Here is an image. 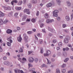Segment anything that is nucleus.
I'll return each mask as SVG.
<instances>
[{"label":"nucleus","mask_w":73,"mask_h":73,"mask_svg":"<svg viewBox=\"0 0 73 73\" xmlns=\"http://www.w3.org/2000/svg\"><path fill=\"white\" fill-rule=\"evenodd\" d=\"M15 72L16 73H20V70H15Z\"/></svg>","instance_id":"nucleus-24"},{"label":"nucleus","mask_w":73,"mask_h":73,"mask_svg":"<svg viewBox=\"0 0 73 73\" xmlns=\"http://www.w3.org/2000/svg\"><path fill=\"white\" fill-rule=\"evenodd\" d=\"M31 21L33 23H35L36 21V20H35V19H32Z\"/></svg>","instance_id":"nucleus-36"},{"label":"nucleus","mask_w":73,"mask_h":73,"mask_svg":"<svg viewBox=\"0 0 73 73\" xmlns=\"http://www.w3.org/2000/svg\"><path fill=\"white\" fill-rule=\"evenodd\" d=\"M68 73H73V71L72 70H70L68 71Z\"/></svg>","instance_id":"nucleus-40"},{"label":"nucleus","mask_w":73,"mask_h":73,"mask_svg":"<svg viewBox=\"0 0 73 73\" xmlns=\"http://www.w3.org/2000/svg\"><path fill=\"white\" fill-rule=\"evenodd\" d=\"M26 23V22H23V23H22L21 24V25H24L25 24V23Z\"/></svg>","instance_id":"nucleus-41"},{"label":"nucleus","mask_w":73,"mask_h":73,"mask_svg":"<svg viewBox=\"0 0 73 73\" xmlns=\"http://www.w3.org/2000/svg\"><path fill=\"white\" fill-rule=\"evenodd\" d=\"M23 3V1H19V2L18 3V5H21V4Z\"/></svg>","instance_id":"nucleus-30"},{"label":"nucleus","mask_w":73,"mask_h":73,"mask_svg":"<svg viewBox=\"0 0 73 73\" xmlns=\"http://www.w3.org/2000/svg\"><path fill=\"white\" fill-rule=\"evenodd\" d=\"M69 58H66L64 60V62H68V61H69Z\"/></svg>","instance_id":"nucleus-20"},{"label":"nucleus","mask_w":73,"mask_h":73,"mask_svg":"<svg viewBox=\"0 0 73 73\" xmlns=\"http://www.w3.org/2000/svg\"><path fill=\"white\" fill-rule=\"evenodd\" d=\"M19 51L20 52L23 53V49H22V48H20L19 50Z\"/></svg>","instance_id":"nucleus-26"},{"label":"nucleus","mask_w":73,"mask_h":73,"mask_svg":"<svg viewBox=\"0 0 73 73\" xmlns=\"http://www.w3.org/2000/svg\"><path fill=\"white\" fill-rule=\"evenodd\" d=\"M46 6L48 8H49V7H52V4L51 3H49L47 4Z\"/></svg>","instance_id":"nucleus-14"},{"label":"nucleus","mask_w":73,"mask_h":73,"mask_svg":"<svg viewBox=\"0 0 73 73\" xmlns=\"http://www.w3.org/2000/svg\"><path fill=\"white\" fill-rule=\"evenodd\" d=\"M28 66H29L28 69H29L30 67H32L33 66V65H32V64H31L30 63H29L28 64Z\"/></svg>","instance_id":"nucleus-31"},{"label":"nucleus","mask_w":73,"mask_h":73,"mask_svg":"<svg viewBox=\"0 0 73 73\" xmlns=\"http://www.w3.org/2000/svg\"><path fill=\"white\" fill-rule=\"evenodd\" d=\"M64 50H66L67 51H68V50H69V48L68 47H66L65 49L64 48Z\"/></svg>","instance_id":"nucleus-42"},{"label":"nucleus","mask_w":73,"mask_h":73,"mask_svg":"<svg viewBox=\"0 0 73 73\" xmlns=\"http://www.w3.org/2000/svg\"><path fill=\"white\" fill-rule=\"evenodd\" d=\"M3 59L4 60H7V57L5 56L3 57Z\"/></svg>","instance_id":"nucleus-54"},{"label":"nucleus","mask_w":73,"mask_h":73,"mask_svg":"<svg viewBox=\"0 0 73 73\" xmlns=\"http://www.w3.org/2000/svg\"><path fill=\"white\" fill-rule=\"evenodd\" d=\"M39 15V11H37L36 13V15L37 16H38Z\"/></svg>","instance_id":"nucleus-45"},{"label":"nucleus","mask_w":73,"mask_h":73,"mask_svg":"<svg viewBox=\"0 0 73 73\" xmlns=\"http://www.w3.org/2000/svg\"><path fill=\"white\" fill-rule=\"evenodd\" d=\"M56 1L57 4H58V5H60V3H61V1H60V0H56Z\"/></svg>","instance_id":"nucleus-16"},{"label":"nucleus","mask_w":73,"mask_h":73,"mask_svg":"<svg viewBox=\"0 0 73 73\" xmlns=\"http://www.w3.org/2000/svg\"><path fill=\"white\" fill-rule=\"evenodd\" d=\"M28 52H29V54H31V53H32V51H29Z\"/></svg>","instance_id":"nucleus-61"},{"label":"nucleus","mask_w":73,"mask_h":73,"mask_svg":"<svg viewBox=\"0 0 73 73\" xmlns=\"http://www.w3.org/2000/svg\"><path fill=\"white\" fill-rule=\"evenodd\" d=\"M3 8H4L5 10H11V8L10 7H7L6 6H3Z\"/></svg>","instance_id":"nucleus-12"},{"label":"nucleus","mask_w":73,"mask_h":73,"mask_svg":"<svg viewBox=\"0 0 73 73\" xmlns=\"http://www.w3.org/2000/svg\"><path fill=\"white\" fill-rule=\"evenodd\" d=\"M23 36L24 37V40H25V42H27L28 41V36H27V35H26V34H23Z\"/></svg>","instance_id":"nucleus-4"},{"label":"nucleus","mask_w":73,"mask_h":73,"mask_svg":"<svg viewBox=\"0 0 73 73\" xmlns=\"http://www.w3.org/2000/svg\"><path fill=\"white\" fill-rule=\"evenodd\" d=\"M12 39V37L10 36L9 38H8L7 40L8 41H9V40H11Z\"/></svg>","instance_id":"nucleus-39"},{"label":"nucleus","mask_w":73,"mask_h":73,"mask_svg":"<svg viewBox=\"0 0 73 73\" xmlns=\"http://www.w3.org/2000/svg\"><path fill=\"white\" fill-rule=\"evenodd\" d=\"M42 32H44L45 33H46V32H45V29H42Z\"/></svg>","instance_id":"nucleus-59"},{"label":"nucleus","mask_w":73,"mask_h":73,"mask_svg":"<svg viewBox=\"0 0 73 73\" xmlns=\"http://www.w3.org/2000/svg\"><path fill=\"white\" fill-rule=\"evenodd\" d=\"M57 19L58 20V21H60L61 20V18L59 17H58L57 18Z\"/></svg>","instance_id":"nucleus-34"},{"label":"nucleus","mask_w":73,"mask_h":73,"mask_svg":"<svg viewBox=\"0 0 73 73\" xmlns=\"http://www.w3.org/2000/svg\"><path fill=\"white\" fill-rule=\"evenodd\" d=\"M44 24L43 23H41L40 25V28H42V27L44 26Z\"/></svg>","instance_id":"nucleus-38"},{"label":"nucleus","mask_w":73,"mask_h":73,"mask_svg":"<svg viewBox=\"0 0 73 73\" xmlns=\"http://www.w3.org/2000/svg\"><path fill=\"white\" fill-rule=\"evenodd\" d=\"M65 19L67 21H69L70 20V17L68 16H66L65 17Z\"/></svg>","instance_id":"nucleus-15"},{"label":"nucleus","mask_w":73,"mask_h":73,"mask_svg":"<svg viewBox=\"0 0 73 73\" xmlns=\"http://www.w3.org/2000/svg\"><path fill=\"white\" fill-rule=\"evenodd\" d=\"M34 61H35V62H36V63H37V62H38V58H36L34 60Z\"/></svg>","instance_id":"nucleus-33"},{"label":"nucleus","mask_w":73,"mask_h":73,"mask_svg":"<svg viewBox=\"0 0 73 73\" xmlns=\"http://www.w3.org/2000/svg\"><path fill=\"white\" fill-rule=\"evenodd\" d=\"M48 35L49 36H52V34L51 33H49L48 34Z\"/></svg>","instance_id":"nucleus-56"},{"label":"nucleus","mask_w":73,"mask_h":73,"mask_svg":"<svg viewBox=\"0 0 73 73\" xmlns=\"http://www.w3.org/2000/svg\"><path fill=\"white\" fill-rule=\"evenodd\" d=\"M4 24V22L2 19H0V25H2Z\"/></svg>","instance_id":"nucleus-25"},{"label":"nucleus","mask_w":73,"mask_h":73,"mask_svg":"<svg viewBox=\"0 0 73 73\" xmlns=\"http://www.w3.org/2000/svg\"><path fill=\"white\" fill-rule=\"evenodd\" d=\"M15 9L17 10L18 11H20V10H21V7H15Z\"/></svg>","instance_id":"nucleus-22"},{"label":"nucleus","mask_w":73,"mask_h":73,"mask_svg":"<svg viewBox=\"0 0 73 73\" xmlns=\"http://www.w3.org/2000/svg\"><path fill=\"white\" fill-rule=\"evenodd\" d=\"M37 0H32L31 3H33V4H36L37 3Z\"/></svg>","instance_id":"nucleus-19"},{"label":"nucleus","mask_w":73,"mask_h":73,"mask_svg":"<svg viewBox=\"0 0 73 73\" xmlns=\"http://www.w3.org/2000/svg\"><path fill=\"white\" fill-rule=\"evenodd\" d=\"M35 39L36 40H37H37H38V38H37V36H36V35H35Z\"/></svg>","instance_id":"nucleus-49"},{"label":"nucleus","mask_w":73,"mask_h":73,"mask_svg":"<svg viewBox=\"0 0 73 73\" xmlns=\"http://www.w3.org/2000/svg\"><path fill=\"white\" fill-rule=\"evenodd\" d=\"M30 10L29 9H25L24 10V12L25 13L26 12V13L28 15H30L31 12L29 11Z\"/></svg>","instance_id":"nucleus-5"},{"label":"nucleus","mask_w":73,"mask_h":73,"mask_svg":"<svg viewBox=\"0 0 73 73\" xmlns=\"http://www.w3.org/2000/svg\"><path fill=\"white\" fill-rule=\"evenodd\" d=\"M46 65L45 64H43V65H42L41 66V68H43L44 67H45V66Z\"/></svg>","instance_id":"nucleus-51"},{"label":"nucleus","mask_w":73,"mask_h":73,"mask_svg":"<svg viewBox=\"0 0 73 73\" xmlns=\"http://www.w3.org/2000/svg\"><path fill=\"white\" fill-rule=\"evenodd\" d=\"M6 54L8 56H10V53H9V52H7L6 53Z\"/></svg>","instance_id":"nucleus-60"},{"label":"nucleus","mask_w":73,"mask_h":73,"mask_svg":"<svg viewBox=\"0 0 73 73\" xmlns=\"http://www.w3.org/2000/svg\"><path fill=\"white\" fill-rule=\"evenodd\" d=\"M3 52V49L0 46V52Z\"/></svg>","instance_id":"nucleus-46"},{"label":"nucleus","mask_w":73,"mask_h":73,"mask_svg":"<svg viewBox=\"0 0 73 73\" xmlns=\"http://www.w3.org/2000/svg\"><path fill=\"white\" fill-rule=\"evenodd\" d=\"M51 54V52L49 50H48L46 51V53L44 54V56H48L49 54Z\"/></svg>","instance_id":"nucleus-3"},{"label":"nucleus","mask_w":73,"mask_h":73,"mask_svg":"<svg viewBox=\"0 0 73 73\" xmlns=\"http://www.w3.org/2000/svg\"><path fill=\"white\" fill-rule=\"evenodd\" d=\"M66 3L67 4V5L68 7H70V6L71 4L70 3V2L69 1H67L66 2Z\"/></svg>","instance_id":"nucleus-21"},{"label":"nucleus","mask_w":73,"mask_h":73,"mask_svg":"<svg viewBox=\"0 0 73 73\" xmlns=\"http://www.w3.org/2000/svg\"><path fill=\"white\" fill-rule=\"evenodd\" d=\"M59 38H60L61 39H62V38H64V37L62 36H60Z\"/></svg>","instance_id":"nucleus-58"},{"label":"nucleus","mask_w":73,"mask_h":73,"mask_svg":"<svg viewBox=\"0 0 73 73\" xmlns=\"http://www.w3.org/2000/svg\"><path fill=\"white\" fill-rule=\"evenodd\" d=\"M58 45L59 47H61L62 46V43L61 42H60L58 44Z\"/></svg>","instance_id":"nucleus-27"},{"label":"nucleus","mask_w":73,"mask_h":73,"mask_svg":"<svg viewBox=\"0 0 73 73\" xmlns=\"http://www.w3.org/2000/svg\"><path fill=\"white\" fill-rule=\"evenodd\" d=\"M18 60H19V61H20L21 62V63H22V64H24V63L25 62L23 61H20V60H21V58H18Z\"/></svg>","instance_id":"nucleus-23"},{"label":"nucleus","mask_w":73,"mask_h":73,"mask_svg":"<svg viewBox=\"0 0 73 73\" xmlns=\"http://www.w3.org/2000/svg\"><path fill=\"white\" fill-rule=\"evenodd\" d=\"M0 15H1V16H0V17L4 16V14L1 11H0Z\"/></svg>","instance_id":"nucleus-17"},{"label":"nucleus","mask_w":73,"mask_h":73,"mask_svg":"<svg viewBox=\"0 0 73 73\" xmlns=\"http://www.w3.org/2000/svg\"><path fill=\"white\" fill-rule=\"evenodd\" d=\"M29 61L30 62H33L34 61V59L32 57H30L29 59Z\"/></svg>","instance_id":"nucleus-9"},{"label":"nucleus","mask_w":73,"mask_h":73,"mask_svg":"<svg viewBox=\"0 0 73 73\" xmlns=\"http://www.w3.org/2000/svg\"><path fill=\"white\" fill-rule=\"evenodd\" d=\"M23 1L24 3L25 4V3H26L27 0H23Z\"/></svg>","instance_id":"nucleus-62"},{"label":"nucleus","mask_w":73,"mask_h":73,"mask_svg":"<svg viewBox=\"0 0 73 73\" xmlns=\"http://www.w3.org/2000/svg\"><path fill=\"white\" fill-rule=\"evenodd\" d=\"M4 65H7V66H9L10 64L9 62L8 61H5L3 62Z\"/></svg>","instance_id":"nucleus-8"},{"label":"nucleus","mask_w":73,"mask_h":73,"mask_svg":"<svg viewBox=\"0 0 73 73\" xmlns=\"http://www.w3.org/2000/svg\"><path fill=\"white\" fill-rule=\"evenodd\" d=\"M37 36H38V37H40V34L39 33L37 34Z\"/></svg>","instance_id":"nucleus-55"},{"label":"nucleus","mask_w":73,"mask_h":73,"mask_svg":"<svg viewBox=\"0 0 73 73\" xmlns=\"http://www.w3.org/2000/svg\"><path fill=\"white\" fill-rule=\"evenodd\" d=\"M6 32L8 34H10L12 32V30L10 29H8L6 31Z\"/></svg>","instance_id":"nucleus-13"},{"label":"nucleus","mask_w":73,"mask_h":73,"mask_svg":"<svg viewBox=\"0 0 73 73\" xmlns=\"http://www.w3.org/2000/svg\"><path fill=\"white\" fill-rule=\"evenodd\" d=\"M70 40V37L69 36H66L64 39V42L66 44L68 43V42H69L68 40Z\"/></svg>","instance_id":"nucleus-2"},{"label":"nucleus","mask_w":73,"mask_h":73,"mask_svg":"<svg viewBox=\"0 0 73 73\" xmlns=\"http://www.w3.org/2000/svg\"><path fill=\"white\" fill-rule=\"evenodd\" d=\"M13 3H15V4H17V3H18V2L16 0H13L11 2V4H12V5H14L13 4Z\"/></svg>","instance_id":"nucleus-11"},{"label":"nucleus","mask_w":73,"mask_h":73,"mask_svg":"<svg viewBox=\"0 0 73 73\" xmlns=\"http://www.w3.org/2000/svg\"><path fill=\"white\" fill-rule=\"evenodd\" d=\"M59 11L57 10H55L53 12V17H57L58 15L57 13H58Z\"/></svg>","instance_id":"nucleus-1"},{"label":"nucleus","mask_w":73,"mask_h":73,"mask_svg":"<svg viewBox=\"0 0 73 73\" xmlns=\"http://www.w3.org/2000/svg\"><path fill=\"white\" fill-rule=\"evenodd\" d=\"M44 17L45 19H48L49 17V15L47 13H46L44 15Z\"/></svg>","instance_id":"nucleus-18"},{"label":"nucleus","mask_w":73,"mask_h":73,"mask_svg":"<svg viewBox=\"0 0 73 73\" xmlns=\"http://www.w3.org/2000/svg\"><path fill=\"white\" fill-rule=\"evenodd\" d=\"M22 38H21V35H20L19 37L17 38V40L18 42H21V41H22Z\"/></svg>","instance_id":"nucleus-6"},{"label":"nucleus","mask_w":73,"mask_h":73,"mask_svg":"<svg viewBox=\"0 0 73 73\" xmlns=\"http://www.w3.org/2000/svg\"><path fill=\"white\" fill-rule=\"evenodd\" d=\"M61 68H64V64H63L61 66Z\"/></svg>","instance_id":"nucleus-53"},{"label":"nucleus","mask_w":73,"mask_h":73,"mask_svg":"<svg viewBox=\"0 0 73 73\" xmlns=\"http://www.w3.org/2000/svg\"><path fill=\"white\" fill-rule=\"evenodd\" d=\"M17 29L18 31H20V28L19 27H17Z\"/></svg>","instance_id":"nucleus-57"},{"label":"nucleus","mask_w":73,"mask_h":73,"mask_svg":"<svg viewBox=\"0 0 73 73\" xmlns=\"http://www.w3.org/2000/svg\"><path fill=\"white\" fill-rule=\"evenodd\" d=\"M22 60L23 61H27V60L26 58H23Z\"/></svg>","instance_id":"nucleus-52"},{"label":"nucleus","mask_w":73,"mask_h":73,"mask_svg":"<svg viewBox=\"0 0 73 73\" xmlns=\"http://www.w3.org/2000/svg\"><path fill=\"white\" fill-rule=\"evenodd\" d=\"M48 29L49 31H50L52 33H55V30L54 29H52L50 28L49 27H48Z\"/></svg>","instance_id":"nucleus-10"},{"label":"nucleus","mask_w":73,"mask_h":73,"mask_svg":"<svg viewBox=\"0 0 73 73\" xmlns=\"http://www.w3.org/2000/svg\"><path fill=\"white\" fill-rule=\"evenodd\" d=\"M32 32L31 31H28L27 32V33L28 34H32Z\"/></svg>","instance_id":"nucleus-37"},{"label":"nucleus","mask_w":73,"mask_h":73,"mask_svg":"<svg viewBox=\"0 0 73 73\" xmlns=\"http://www.w3.org/2000/svg\"><path fill=\"white\" fill-rule=\"evenodd\" d=\"M25 20H26V17H23L22 19V20L23 21H24Z\"/></svg>","instance_id":"nucleus-43"},{"label":"nucleus","mask_w":73,"mask_h":73,"mask_svg":"<svg viewBox=\"0 0 73 73\" xmlns=\"http://www.w3.org/2000/svg\"><path fill=\"white\" fill-rule=\"evenodd\" d=\"M30 19H26V21H28V22H29V21H30Z\"/></svg>","instance_id":"nucleus-64"},{"label":"nucleus","mask_w":73,"mask_h":73,"mask_svg":"<svg viewBox=\"0 0 73 73\" xmlns=\"http://www.w3.org/2000/svg\"><path fill=\"white\" fill-rule=\"evenodd\" d=\"M57 42V40L56 39H54L53 40V42L54 43H56Z\"/></svg>","instance_id":"nucleus-50"},{"label":"nucleus","mask_w":73,"mask_h":73,"mask_svg":"<svg viewBox=\"0 0 73 73\" xmlns=\"http://www.w3.org/2000/svg\"><path fill=\"white\" fill-rule=\"evenodd\" d=\"M7 44L9 46H11V43L9 42H7Z\"/></svg>","instance_id":"nucleus-32"},{"label":"nucleus","mask_w":73,"mask_h":73,"mask_svg":"<svg viewBox=\"0 0 73 73\" xmlns=\"http://www.w3.org/2000/svg\"><path fill=\"white\" fill-rule=\"evenodd\" d=\"M18 14H19V13H15L14 15L15 16V17H17V16Z\"/></svg>","instance_id":"nucleus-48"},{"label":"nucleus","mask_w":73,"mask_h":73,"mask_svg":"<svg viewBox=\"0 0 73 73\" xmlns=\"http://www.w3.org/2000/svg\"><path fill=\"white\" fill-rule=\"evenodd\" d=\"M71 19H73V13L71 15Z\"/></svg>","instance_id":"nucleus-63"},{"label":"nucleus","mask_w":73,"mask_h":73,"mask_svg":"<svg viewBox=\"0 0 73 73\" xmlns=\"http://www.w3.org/2000/svg\"><path fill=\"white\" fill-rule=\"evenodd\" d=\"M56 73H60V70L59 69H56Z\"/></svg>","instance_id":"nucleus-29"},{"label":"nucleus","mask_w":73,"mask_h":73,"mask_svg":"<svg viewBox=\"0 0 73 73\" xmlns=\"http://www.w3.org/2000/svg\"><path fill=\"white\" fill-rule=\"evenodd\" d=\"M27 5L29 8H31L32 7V5L31 4H28Z\"/></svg>","instance_id":"nucleus-28"},{"label":"nucleus","mask_w":73,"mask_h":73,"mask_svg":"<svg viewBox=\"0 0 73 73\" xmlns=\"http://www.w3.org/2000/svg\"><path fill=\"white\" fill-rule=\"evenodd\" d=\"M68 46H69V47H70V48H72V46L71 45V44H68Z\"/></svg>","instance_id":"nucleus-44"},{"label":"nucleus","mask_w":73,"mask_h":73,"mask_svg":"<svg viewBox=\"0 0 73 73\" xmlns=\"http://www.w3.org/2000/svg\"><path fill=\"white\" fill-rule=\"evenodd\" d=\"M54 21L53 19L50 20V19H47L46 20V22L47 24H49Z\"/></svg>","instance_id":"nucleus-7"},{"label":"nucleus","mask_w":73,"mask_h":73,"mask_svg":"<svg viewBox=\"0 0 73 73\" xmlns=\"http://www.w3.org/2000/svg\"><path fill=\"white\" fill-rule=\"evenodd\" d=\"M8 20H6L4 21V24H6L7 23H8Z\"/></svg>","instance_id":"nucleus-47"},{"label":"nucleus","mask_w":73,"mask_h":73,"mask_svg":"<svg viewBox=\"0 0 73 73\" xmlns=\"http://www.w3.org/2000/svg\"><path fill=\"white\" fill-rule=\"evenodd\" d=\"M40 53L42 54L43 53V52H44V51L43 50V49L42 48H41V50H40Z\"/></svg>","instance_id":"nucleus-35"}]
</instances>
